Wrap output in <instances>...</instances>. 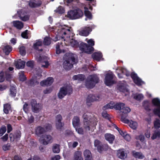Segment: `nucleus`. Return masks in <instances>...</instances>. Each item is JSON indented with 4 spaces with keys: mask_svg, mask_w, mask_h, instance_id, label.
<instances>
[{
    "mask_svg": "<svg viewBox=\"0 0 160 160\" xmlns=\"http://www.w3.org/2000/svg\"><path fill=\"white\" fill-rule=\"evenodd\" d=\"M133 98L138 101L142 100L143 98V96L142 94H136L133 95Z\"/></svg>",
    "mask_w": 160,
    "mask_h": 160,
    "instance_id": "ea45409f",
    "label": "nucleus"
},
{
    "mask_svg": "<svg viewBox=\"0 0 160 160\" xmlns=\"http://www.w3.org/2000/svg\"><path fill=\"white\" fill-rule=\"evenodd\" d=\"M31 104L32 106V111L34 113L38 112L42 108V106L41 104L38 103L34 99L31 101Z\"/></svg>",
    "mask_w": 160,
    "mask_h": 160,
    "instance_id": "ddd939ff",
    "label": "nucleus"
},
{
    "mask_svg": "<svg viewBox=\"0 0 160 160\" xmlns=\"http://www.w3.org/2000/svg\"><path fill=\"white\" fill-rule=\"evenodd\" d=\"M90 113L88 112L85 113L82 116L83 118V127L86 131H90L92 127L91 121L90 120Z\"/></svg>",
    "mask_w": 160,
    "mask_h": 160,
    "instance_id": "423d86ee",
    "label": "nucleus"
},
{
    "mask_svg": "<svg viewBox=\"0 0 160 160\" xmlns=\"http://www.w3.org/2000/svg\"><path fill=\"white\" fill-rule=\"evenodd\" d=\"M72 92V89L69 86H64L61 88L58 93V97L60 99L63 98L67 94H70Z\"/></svg>",
    "mask_w": 160,
    "mask_h": 160,
    "instance_id": "0eeeda50",
    "label": "nucleus"
},
{
    "mask_svg": "<svg viewBox=\"0 0 160 160\" xmlns=\"http://www.w3.org/2000/svg\"><path fill=\"white\" fill-rule=\"evenodd\" d=\"M25 62L19 59L15 63L16 68L18 69H21L24 67Z\"/></svg>",
    "mask_w": 160,
    "mask_h": 160,
    "instance_id": "412c9836",
    "label": "nucleus"
},
{
    "mask_svg": "<svg viewBox=\"0 0 160 160\" xmlns=\"http://www.w3.org/2000/svg\"><path fill=\"white\" fill-rule=\"evenodd\" d=\"M92 31V29L89 27H86L79 32V34L82 36H88Z\"/></svg>",
    "mask_w": 160,
    "mask_h": 160,
    "instance_id": "6ab92c4d",
    "label": "nucleus"
},
{
    "mask_svg": "<svg viewBox=\"0 0 160 160\" xmlns=\"http://www.w3.org/2000/svg\"><path fill=\"white\" fill-rule=\"evenodd\" d=\"M72 125L74 128L78 127L80 124V119L78 116L74 117L72 119Z\"/></svg>",
    "mask_w": 160,
    "mask_h": 160,
    "instance_id": "c85d7f7f",
    "label": "nucleus"
},
{
    "mask_svg": "<svg viewBox=\"0 0 160 160\" xmlns=\"http://www.w3.org/2000/svg\"><path fill=\"white\" fill-rule=\"evenodd\" d=\"M69 42L70 45L72 47L77 48L79 45V43L77 41L73 39L70 40Z\"/></svg>",
    "mask_w": 160,
    "mask_h": 160,
    "instance_id": "c03bdc74",
    "label": "nucleus"
},
{
    "mask_svg": "<svg viewBox=\"0 0 160 160\" xmlns=\"http://www.w3.org/2000/svg\"><path fill=\"white\" fill-rule=\"evenodd\" d=\"M131 76L134 83L137 85L139 86L144 83V82L138 77L136 73L132 72Z\"/></svg>",
    "mask_w": 160,
    "mask_h": 160,
    "instance_id": "f3484780",
    "label": "nucleus"
},
{
    "mask_svg": "<svg viewBox=\"0 0 160 160\" xmlns=\"http://www.w3.org/2000/svg\"><path fill=\"white\" fill-rule=\"evenodd\" d=\"M118 156L121 159H124L127 157V154L123 149L119 150L118 151Z\"/></svg>",
    "mask_w": 160,
    "mask_h": 160,
    "instance_id": "4be33fe9",
    "label": "nucleus"
},
{
    "mask_svg": "<svg viewBox=\"0 0 160 160\" xmlns=\"http://www.w3.org/2000/svg\"><path fill=\"white\" fill-rule=\"evenodd\" d=\"M39 142L44 145H46L52 143L53 138L52 136L49 134H44L41 136L39 139Z\"/></svg>",
    "mask_w": 160,
    "mask_h": 160,
    "instance_id": "6e6552de",
    "label": "nucleus"
},
{
    "mask_svg": "<svg viewBox=\"0 0 160 160\" xmlns=\"http://www.w3.org/2000/svg\"><path fill=\"white\" fill-rule=\"evenodd\" d=\"M100 99L99 95L95 96L94 95L90 94L88 96L87 100L86 103L88 105H90V103L96 101H99Z\"/></svg>",
    "mask_w": 160,
    "mask_h": 160,
    "instance_id": "dca6fc26",
    "label": "nucleus"
},
{
    "mask_svg": "<svg viewBox=\"0 0 160 160\" xmlns=\"http://www.w3.org/2000/svg\"><path fill=\"white\" fill-rule=\"evenodd\" d=\"M3 50L6 54L8 55L12 51V48L9 45H6L4 47Z\"/></svg>",
    "mask_w": 160,
    "mask_h": 160,
    "instance_id": "58836bf2",
    "label": "nucleus"
},
{
    "mask_svg": "<svg viewBox=\"0 0 160 160\" xmlns=\"http://www.w3.org/2000/svg\"><path fill=\"white\" fill-rule=\"evenodd\" d=\"M17 14L20 19L23 21H26L29 19V15L23 10L18 11Z\"/></svg>",
    "mask_w": 160,
    "mask_h": 160,
    "instance_id": "2eb2a0df",
    "label": "nucleus"
},
{
    "mask_svg": "<svg viewBox=\"0 0 160 160\" xmlns=\"http://www.w3.org/2000/svg\"><path fill=\"white\" fill-rule=\"evenodd\" d=\"M115 106V103L113 102H111L103 106L102 109L103 110H106L108 109H112L113 108H114Z\"/></svg>",
    "mask_w": 160,
    "mask_h": 160,
    "instance_id": "f704fd0d",
    "label": "nucleus"
},
{
    "mask_svg": "<svg viewBox=\"0 0 160 160\" xmlns=\"http://www.w3.org/2000/svg\"><path fill=\"white\" fill-rule=\"evenodd\" d=\"M6 131V127L4 126H2L0 128V137L2 136Z\"/></svg>",
    "mask_w": 160,
    "mask_h": 160,
    "instance_id": "4d7b16f0",
    "label": "nucleus"
},
{
    "mask_svg": "<svg viewBox=\"0 0 160 160\" xmlns=\"http://www.w3.org/2000/svg\"><path fill=\"white\" fill-rule=\"evenodd\" d=\"M28 32V30H26L24 32L22 33L21 36L23 38L26 39L28 38V37L27 36Z\"/></svg>",
    "mask_w": 160,
    "mask_h": 160,
    "instance_id": "69168bd1",
    "label": "nucleus"
},
{
    "mask_svg": "<svg viewBox=\"0 0 160 160\" xmlns=\"http://www.w3.org/2000/svg\"><path fill=\"white\" fill-rule=\"evenodd\" d=\"M102 147H101V152L103 151L107 150L109 147L107 144H102Z\"/></svg>",
    "mask_w": 160,
    "mask_h": 160,
    "instance_id": "13d9d810",
    "label": "nucleus"
},
{
    "mask_svg": "<svg viewBox=\"0 0 160 160\" xmlns=\"http://www.w3.org/2000/svg\"><path fill=\"white\" fill-rule=\"evenodd\" d=\"M92 57L93 59L99 61L102 58V55L100 52H96L92 55Z\"/></svg>",
    "mask_w": 160,
    "mask_h": 160,
    "instance_id": "a878e982",
    "label": "nucleus"
},
{
    "mask_svg": "<svg viewBox=\"0 0 160 160\" xmlns=\"http://www.w3.org/2000/svg\"><path fill=\"white\" fill-rule=\"evenodd\" d=\"M45 128L41 126H38L35 129L36 134L39 136L41 134L50 130L52 128L50 124H48L45 126Z\"/></svg>",
    "mask_w": 160,
    "mask_h": 160,
    "instance_id": "1a4fd4ad",
    "label": "nucleus"
},
{
    "mask_svg": "<svg viewBox=\"0 0 160 160\" xmlns=\"http://www.w3.org/2000/svg\"><path fill=\"white\" fill-rule=\"evenodd\" d=\"M98 78L96 75H93L88 77L86 81L85 86L87 88H92L98 82Z\"/></svg>",
    "mask_w": 160,
    "mask_h": 160,
    "instance_id": "39448f33",
    "label": "nucleus"
},
{
    "mask_svg": "<svg viewBox=\"0 0 160 160\" xmlns=\"http://www.w3.org/2000/svg\"><path fill=\"white\" fill-rule=\"evenodd\" d=\"M19 52L22 56H24L26 53L25 47L24 46H21L19 48Z\"/></svg>",
    "mask_w": 160,
    "mask_h": 160,
    "instance_id": "8fccbe9b",
    "label": "nucleus"
},
{
    "mask_svg": "<svg viewBox=\"0 0 160 160\" xmlns=\"http://www.w3.org/2000/svg\"><path fill=\"white\" fill-rule=\"evenodd\" d=\"M55 11L59 13L62 14L64 13L65 10L63 7L61 6H59L55 10Z\"/></svg>",
    "mask_w": 160,
    "mask_h": 160,
    "instance_id": "09e8293b",
    "label": "nucleus"
},
{
    "mask_svg": "<svg viewBox=\"0 0 160 160\" xmlns=\"http://www.w3.org/2000/svg\"><path fill=\"white\" fill-rule=\"evenodd\" d=\"M26 65L28 67H30L31 68H32L33 66V61H28L26 63Z\"/></svg>",
    "mask_w": 160,
    "mask_h": 160,
    "instance_id": "774afa93",
    "label": "nucleus"
},
{
    "mask_svg": "<svg viewBox=\"0 0 160 160\" xmlns=\"http://www.w3.org/2000/svg\"><path fill=\"white\" fill-rule=\"evenodd\" d=\"M85 76L83 74H78V75H74L72 79L74 80H77L78 81H83L85 79Z\"/></svg>",
    "mask_w": 160,
    "mask_h": 160,
    "instance_id": "bb28decb",
    "label": "nucleus"
},
{
    "mask_svg": "<svg viewBox=\"0 0 160 160\" xmlns=\"http://www.w3.org/2000/svg\"><path fill=\"white\" fill-rule=\"evenodd\" d=\"M62 117L60 114L57 115L56 117V122H62Z\"/></svg>",
    "mask_w": 160,
    "mask_h": 160,
    "instance_id": "bf43d9fd",
    "label": "nucleus"
},
{
    "mask_svg": "<svg viewBox=\"0 0 160 160\" xmlns=\"http://www.w3.org/2000/svg\"><path fill=\"white\" fill-rule=\"evenodd\" d=\"M51 38L48 37H47L45 38L43 43L45 45H48L51 43Z\"/></svg>",
    "mask_w": 160,
    "mask_h": 160,
    "instance_id": "603ef678",
    "label": "nucleus"
},
{
    "mask_svg": "<svg viewBox=\"0 0 160 160\" xmlns=\"http://www.w3.org/2000/svg\"><path fill=\"white\" fill-rule=\"evenodd\" d=\"M136 138L137 139H139L142 142H143L144 140V137L142 135H140L139 136H137Z\"/></svg>",
    "mask_w": 160,
    "mask_h": 160,
    "instance_id": "0e129e2a",
    "label": "nucleus"
},
{
    "mask_svg": "<svg viewBox=\"0 0 160 160\" xmlns=\"http://www.w3.org/2000/svg\"><path fill=\"white\" fill-rule=\"evenodd\" d=\"M5 79L4 74L2 72L0 73V82H3Z\"/></svg>",
    "mask_w": 160,
    "mask_h": 160,
    "instance_id": "e2e57ef3",
    "label": "nucleus"
},
{
    "mask_svg": "<svg viewBox=\"0 0 160 160\" xmlns=\"http://www.w3.org/2000/svg\"><path fill=\"white\" fill-rule=\"evenodd\" d=\"M121 72L123 74H125L127 76H129L130 75V72L127 69L124 68H122L121 69Z\"/></svg>",
    "mask_w": 160,
    "mask_h": 160,
    "instance_id": "6e6d98bb",
    "label": "nucleus"
},
{
    "mask_svg": "<svg viewBox=\"0 0 160 160\" xmlns=\"http://www.w3.org/2000/svg\"><path fill=\"white\" fill-rule=\"evenodd\" d=\"M42 44V42L41 40H37L36 42L33 44V48L37 50L38 48V47L41 46Z\"/></svg>",
    "mask_w": 160,
    "mask_h": 160,
    "instance_id": "79ce46f5",
    "label": "nucleus"
},
{
    "mask_svg": "<svg viewBox=\"0 0 160 160\" xmlns=\"http://www.w3.org/2000/svg\"><path fill=\"white\" fill-rule=\"evenodd\" d=\"M83 14V12L82 10L80 9L77 8L68 11L67 16L71 19H75L82 17Z\"/></svg>",
    "mask_w": 160,
    "mask_h": 160,
    "instance_id": "20e7f679",
    "label": "nucleus"
},
{
    "mask_svg": "<svg viewBox=\"0 0 160 160\" xmlns=\"http://www.w3.org/2000/svg\"><path fill=\"white\" fill-rule=\"evenodd\" d=\"M75 128L76 131L78 134H83L84 131L83 129L82 128H78V127H76Z\"/></svg>",
    "mask_w": 160,
    "mask_h": 160,
    "instance_id": "052dcab7",
    "label": "nucleus"
},
{
    "mask_svg": "<svg viewBox=\"0 0 160 160\" xmlns=\"http://www.w3.org/2000/svg\"><path fill=\"white\" fill-rule=\"evenodd\" d=\"M64 125V123L62 122H56V128L58 130H61Z\"/></svg>",
    "mask_w": 160,
    "mask_h": 160,
    "instance_id": "de8ad7c7",
    "label": "nucleus"
},
{
    "mask_svg": "<svg viewBox=\"0 0 160 160\" xmlns=\"http://www.w3.org/2000/svg\"><path fill=\"white\" fill-rule=\"evenodd\" d=\"M84 13L86 18L85 19V20H87V18L89 19H91L92 18V15L91 12L88 10V8L86 7H84Z\"/></svg>",
    "mask_w": 160,
    "mask_h": 160,
    "instance_id": "473e14b6",
    "label": "nucleus"
},
{
    "mask_svg": "<svg viewBox=\"0 0 160 160\" xmlns=\"http://www.w3.org/2000/svg\"><path fill=\"white\" fill-rule=\"evenodd\" d=\"M127 115H125V116L122 115L121 116V121L123 122L126 123H128L130 127L133 129H136L138 126L137 123L132 121H130L128 119L126 118Z\"/></svg>",
    "mask_w": 160,
    "mask_h": 160,
    "instance_id": "f8f14e48",
    "label": "nucleus"
},
{
    "mask_svg": "<svg viewBox=\"0 0 160 160\" xmlns=\"http://www.w3.org/2000/svg\"><path fill=\"white\" fill-rule=\"evenodd\" d=\"M34 118L31 114H29L28 115V122L29 123H31L33 122Z\"/></svg>",
    "mask_w": 160,
    "mask_h": 160,
    "instance_id": "5fc2aeb1",
    "label": "nucleus"
},
{
    "mask_svg": "<svg viewBox=\"0 0 160 160\" xmlns=\"http://www.w3.org/2000/svg\"><path fill=\"white\" fill-rule=\"evenodd\" d=\"M60 146L58 144H54L52 148L53 152L54 153H58L60 151Z\"/></svg>",
    "mask_w": 160,
    "mask_h": 160,
    "instance_id": "e433bc0d",
    "label": "nucleus"
},
{
    "mask_svg": "<svg viewBox=\"0 0 160 160\" xmlns=\"http://www.w3.org/2000/svg\"><path fill=\"white\" fill-rule=\"evenodd\" d=\"M53 82V78L52 77H49L46 80L42 81L40 84L42 86H49L51 85Z\"/></svg>",
    "mask_w": 160,
    "mask_h": 160,
    "instance_id": "a211bd4d",
    "label": "nucleus"
},
{
    "mask_svg": "<svg viewBox=\"0 0 160 160\" xmlns=\"http://www.w3.org/2000/svg\"><path fill=\"white\" fill-rule=\"evenodd\" d=\"M154 127L156 129L160 128V120L158 118H156L153 122Z\"/></svg>",
    "mask_w": 160,
    "mask_h": 160,
    "instance_id": "a19ab883",
    "label": "nucleus"
},
{
    "mask_svg": "<svg viewBox=\"0 0 160 160\" xmlns=\"http://www.w3.org/2000/svg\"><path fill=\"white\" fill-rule=\"evenodd\" d=\"M114 75L112 72L107 74L105 78V83L107 86H110L114 83Z\"/></svg>",
    "mask_w": 160,
    "mask_h": 160,
    "instance_id": "4468645a",
    "label": "nucleus"
},
{
    "mask_svg": "<svg viewBox=\"0 0 160 160\" xmlns=\"http://www.w3.org/2000/svg\"><path fill=\"white\" fill-rule=\"evenodd\" d=\"M83 154L85 160H93L91 153L89 150H85L83 152Z\"/></svg>",
    "mask_w": 160,
    "mask_h": 160,
    "instance_id": "aec40b11",
    "label": "nucleus"
},
{
    "mask_svg": "<svg viewBox=\"0 0 160 160\" xmlns=\"http://www.w3.org/2000/svg\"><path fill=\"white\" fill-rule=\"evenodd\" d=\"M19 78L20 80L22 81H25L26 79V78L24 75V72L21 71L19 73Z\"/></svg>",
    "mask_w": 160,
    "mask_h": 160,
    "instance_id": "864d4df0",
    "label": "nucleus"
},
{
    "mask_svg": "<svg viewBox=\"0 0 160 160\" xmlns=\"http://www.w3.org/2000/svg\"><path fill=\"white\" fill-rule=\"evenodd\" d=\"M78 62V59L76 54L72 53H67L64 56L63 60V67L66 70H69L72 67L73 64Z\"/></svg>",
    "mask_w": 160,
    "mask_h": 160,
    "instance_id": "f257e3e1",
    "label": "nucleus"
},
{
    "mask_svg": "<svg viewBox=\"0 0 160 160\" xmlns=\"http://www.w3.org/2000/svg\"><path fill=\"white\" fill-rule=\"evenodd\" d=\"M160 138V131H155L151 137L152 139L154 140L157 138Z\"/></svg>",
    "mask_w": 160,
    "mask_h": 160,
    "instance_id": "37998d69",
    "label": "nucleus"
},
{
    "mask_svg": "<svg viewBox=\"0 0 160 160\" xmlns=\"http://www.w3.org/2000/svg\"><path fill=\"white\" fill-rule=\"evenodd\" d=\"M105 138L106 140L108 141L109 142L112 144L115 139L114 136L110 133H106L105 135Z\"/></svg>",
    "mask_w": 160,
    "mask_h": 160,
    "instance_id": "b1692460",
    "label": "nucleus"
},
{
    "mask_svg": "<svg viewBox=\"0 0 160 160\" xmlns=\"http://www.w3.org/2000/svg\"><path fill=\"white\" fill-rule=\"evenodd\" d=\"M73 160H83L82 153L80 151H77L74 154Z\"/></svg>",
    "mask_w": 160,
    "mask_h": 160,
    "instance_id": "7c9ffc66",
    "label": "nucleus"
},
{
    "mask_svg": "<svg viewBox=\"0 0 160 160\" xmlns=\"http://www.w3.org/2000/svg\"><path fill=\"white\" fill-rule=\"evenodd\" d=\"M36 59L38 62H40L41 63L42 67L47 68L50 65V59L46 56H39L38 57H37Z\"/></svg>",
    "mask_w": 160,
    "mask_h": 160,
    "instance_id": "9d476101",
    "label": "nucleus"
},
{
    "mask_svg": "<svg viewBox=\"0 0 160 160\" xmlns=\"http://www.w3.org/2000/svg\"><path fill=\"white\" fill-rule=\"evenodd\" d=\"M152 102L153 105L158 107L153 109V112L160 118V100L158 98H156L153 99Z\"/></svg>",
    "mask_w": 160,
    "mask_h": 160,
    "instance_id": "9b49d317",
    "label": "nucleus"
},
{
    "mask_svg": "<svg viewBox=\"0 0 160 160\" xmlns=\"http://www.w3.org/2000/svg\"><path fill=\"white\" fill-rule=\"evenodd\" d=\"M11 106L10 104H6L4 105L3 111L5 113H8L9 110L10 109Z\"/></svg>",
    "mask_w": 160,
    "mask_h": 160,
    "instance_id": "49530a36",
    "label": "nucleus"
},
{
    "mask_svg": "<svg viewBox=\"0 0 160 160\" xmlns=\"http://www.w3.org/2000/svg\"><path fill=\"white\" fill-rule=\"evenodd\" d=\"M41 3V2H38L35 0L30 1L29 3L30 6L32 8H35L40 6Z\"/></svg>",
    "mask_w": 160,
    "mask_h": 160,
    "instance_id": "393cba45",
    "label": "nucleus"
},
{
    "mask_svg": "<svg viewBox=\"0 0 160 160\" xmlns=\"http://www.w3.org/2000/svg\"><path fill=\"white\" fill-rule=\"evenodd\" d=\"M131 111L130 108L128 107L125 106L124 105V106L123 108L122 109V111L121 112L122 113L121 114V116L122 115L125 116V115H126L128 116L127 114L129 113Z\"/></svg>",
    "mask_w": 160,
    "mask_h": 160,
    "instance_id": "cd10ccee",
    "label": "nucleus"
},
{
    "mask_svg": "<svg viewBox=\"0 0 160 160\" xmlns=\"http://www.w3.org/2000/svg\"><path fill=\"white\" fill-rule=\"evenodd\" d=\"M37 78H33L30 81L29 84L31 86H34L39 83V82L37 81Z\"/></svg>",
    "mask_w": 160,
    "mask_h": 160,
    "instance_id": "a18cd8bd",
    "label": "nucleus"
},
{
    "mask_svg": "<svg viewBox=\"0 0 160 160\" xmlns=\"http://www.w3.org/2000/svg\"><path fill=\"white\" fill-rule=\"evenodd\" d=\"M118 89L120 91L122 92L128 91L126 83L124 82L120 84L118 86Z\"/></svg>",
    "mask_w": 160,
    "mask_h": 160,
    "instance_id": "c756f323",
    "label": "nucleus"
},
{
    "mask_svg": "<svg viewBox=\"0 0 160 160\" xmlns=\"http://www.w3.org/2000/svg\"><path fill=\"white\" fill-rule=\"evenodd\" d=\"M87 42L89 46L86 43L82 42L79 44V48L82 52L90 53L93 50L94 48L92 46L94 45V41L93 39H91L88 40Z\"/></svg>",
    "mask_w": 160,
    "mask_h": 160,
    "instance_id": "7ed1b4c3",
    "label": "nucleus"
},
{
    "mask_svg": "<svg viewBox=\"0 0 160 160\" xmlns=\"http://www.w3.org/2000/svg\"><path fill=\"white\" fill-rule=\"evenodd\" d=\"M68 146L70 148H74L78 145V142H70L68 144Z\"/></svg>",
    "mask_w": 160,
    "mask_h": 160,
    "instance_id": "3c124183",
    "label": "nucleus"
},
{
    "mask_svg": "<svg viewBox=\"0 0 160 160\" xmlns=\"http://www.w3.org/2000/svg\"><path fill=\"white\" fill-rule=\"evenodd\" d=\"M28 105L27 103H25L23 106V110L26 113L28 112Z\"/></svg>",
    "mask_w": 160,
    "mask_h": 160,
    "instance_id": "338daca9",
    "label": "nucleus"
},
{
    "mask_svg": "<svg viewBox=\"0 0 160 160\" xmlns=\"http://www.w3.org/2000/svg\"><path fill=\"white\" fill-rule=\"evenodd\" d=\"M94 145L95 147H97L98 151L100 152H101V147H102V144L101 142L98 140H96L94 141Z\"/></svg>",
    "mask_w": 160,
    "mask_h": 160,
    "instance_id": "72a5a7b5",
    "label": "nucleus"
},
{
    "mask_svg": "<svg viewBox=\"0 0 160 160\" xmlns=\"http://www.w3.org/2000/svg\"><path fill=\"white\" fill-rule=\"evenodd\" d=\"M13 26L18 29H22L23 27V23L19 21H15L12 22Z\"/></svg>",
    "mask_w": 160,
    "mask_h": 160,
    "instance_id": "5701e85b",
    "label": "nucleus"
},
{
    "mask_svg": "<svg viewBox=\"0 0 160 160\" xmlns=\"http://www.w3.org/2000/svg\"><path fill=\"white\" fill-rule=\"evenodd\" d=\"M10 95L12 97H15L16 94V88L14 86H11L10 87Z\"/></svg>",
    "mask_w": 160,
    "mask_h": 160,
    "instance_id": "4c0bfd02",
    "label": "nucleus"
},
{
    "mask_svg": "<svg viewBox=\"0 0 160 160\" xmlns=\"http://www.w3.org/2000/svg\"><path fill=\"white\" fill-rule=\"evenodd\" d=\"M125 104L122 102H118L115 104L114 108L116 110H119L120 111L124 106Z\"/></svg>",
    "mask_w": 160,
    "mask_h": 160,
    "instance_id": "c9c22d12",
    "label": "nucleus"
},
{
    "mask_svg": "<svg viewBox=\"0 0 160 160\" xmlns=\"http://www.w3.org/2000/svg\"><path fill=\"white\" fill-rule=\"evenodd\" d=\"M102 115L104 118L110 120V118L109 117V115L107 113V112H102Z\"/></svg>",
    "mask_w": 160,
    "mask_h": 160,
    "instance_id": "680f3d73",
    "label": "nucleus"
},
{
    "mask_svg": "<svg viewBox=\"0 0 160 160\" xmlns=\"http://www.w3.org/2000/svg\"><path fill=\"white\" fill-rule=\"evenodd\" d=\"M58 30V34L56 35L55 38L53 39V40L56 41L61 38L64 39V41L65 40L68 41V35L70 33V29L64 26H62L61 27L59 28Z\"/></svg>",
    "mask_w": 160,
    "mask_h": 160,
    "instance_id": "f03ea898",
    "label": "nucleus"
},
{
    "mask_svg": "<svg viewBox=\"0 0 160 160\" xmlns=\"http://www.w3.org/2000/svg\"><path fill=\"white\" fill-rule=\"evenodd\" d=\"M132 153L133 156L135 158L142 159L144 158V156L141 152L133 151L132 152Z\"/></svg>",
    "mask_w": 160,
    "mask_h": 160,
    "instance_id": "2f4dec72",
    "label": "nucleus"
}]
</instances>
